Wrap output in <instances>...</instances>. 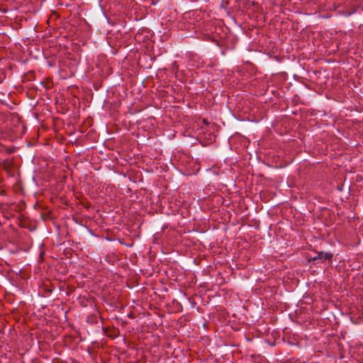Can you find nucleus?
I'll use <instances>...</instances> for the list:
<instances>
[{"label": "nucleus", "instance_id": "f257e3e1", "mask_svg": "<svg viewBox=\"0 0 363 363\" xmlns=\"http://www.w3.org/2000/svg\"><path fill=\"white\" fill-rule=\"evenodd\" d=\"M332 257H333V255L330 253L321 252L318 253L317 256L312 257L311 259H313V261L320 259L322 262H323L325 260L331 259Z\"/></svg>", "mask_w": 363, "mask_h": 363}]
</instances>
